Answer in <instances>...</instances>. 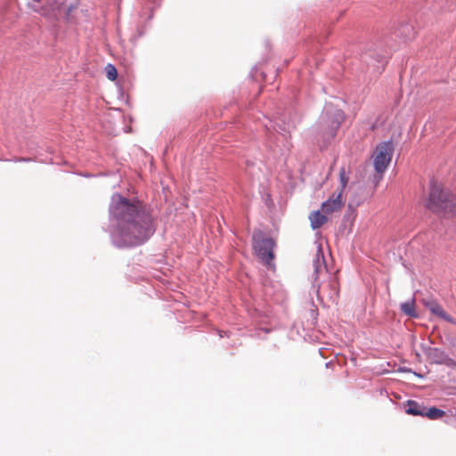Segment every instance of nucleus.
Returning <instances> with one entry per match:
<instances>
[{
    "label": "nucleus",
    "mask_w": 456,
    "mask_h": 456,
    "mask_svg": "<svg viewBox=\"0 0 456 456\" xmlns=\"http://www.w3.org/2000/svg\"><path fill=\"white\" fill-rule=\"evenodd\" d=\"M343 206L344 201L341 191H335L322 204V211L329 215L340 211Z\"/></svg>",
    "instance_id": "nucleus-7"
},
{
    "label": "nucleus",
    "mask_w": 456,
    "mask_h": 456,
    "mask_svg": "<svg viewBox=\"0 0 456 456\" xmlns=\"http://www.w3.org/2000/svg\"><path fill=\"white\" fill-rule=\"evenodd\" d=\"M151 216L135 197L116 195V242L133 247L144 243L153 234Z\"/></svg>",
    "instance_id": "nucleus-1"
},
{
    "label": "nucleus",
    "mask_w": 456,
    "mask_h": 456,
    "mask_svg": "<svg viewBox=\"0 0 456 456\" xmlns=\"http://www.w3.org/2000/svg\"><path fill=\"white\" fill-rule=\"evenodd\" d=\"M407 406H408V408L406 410V412L408 414L424 417V415H425L424 412L426 411V407L423 406L422 404H419L416 401L409 400L407 402Z\"/></svg>",
    "instance_id": "nucleus-10"
},
{
    "label": "nucleus",
    "mask_w": 456,
    "mask_h": 456,
    "mask_svg": "<svg viewBox=\"0 0 456 456\" xmlns=\"http://www.w3.org/2000/svg\"><path fill=\"white\" fill-rule=\"evenodd\" d=\"M20 160L27 161L28 159H24V158H21Z\"/></svg>",
    "instance_id": "nucleus-17"
},
{
    "label": "nucleus",
    "mask_w": 456,
    "mask_h": 456,
    "mask_svg": "<svg viewBox=\"0 0 456 456\" xmlns=\"http://www.w3.org/2000/svg\"><path fill=\"white\" fill-rule=\"evenodd\" d=\"M401 310L403 314L410 317L416 318L418 316L415 311V299L412 298L410 301L401 304Z\"/></svg>",
    "instance_id": "nucleus-11"
},
{
    "label": "nucleus",
    "mask_w": 456,
    "mask_h": 456,
    "mask_svg": "<svg viewBox=\"0 0 456 456\" xmlns=\"http://www.w3.org/2000/svg\"><path fill=\"white\" fill-rule=\"evenodd\" d=\"M423 305L436 316L456 325V320L449 315L436 300H423Z\"/></svg>",
    "instance_id": "nucleus-8"
},
{
    "label": "nucleus",
    "mask_w": 456,
    "mask_h": 456,
    "mask_svg": "<svg viewBox=\"0 0 456 456\" xmlns=\"http://www.w3.org/2000/svg\"><path fill=\"white\" fill-rule=\"evenodd\" d=\"M338 127H339V121L332 122V131L330 133V135L331 137L335 136L336 131L338 130Z\"/></svg>",
    "instance_id": "nucleus-15"
},
{
    "label": "nucleus",
    "mask_w": 456,
    "mask_h": 456,
    "mask_svg": "<svg viewBox=\"0 0 456 456\" xmlns=\"http://www.w3.org/2000/svg\"><path fill=\"white\" fill-rule=\"evenodd\" d=\"M107 77L110 81H114V66L112 64H108L106 67Z\"/></svg>",
    "instance_id": "nucleus-14"
},
{
    "label": "nucleus",
    "mask_w": 456,
    "mask_h": 456,
    "mask_svg": "<svg viewBox=\"0 0 456 456\" xmlns=\"http://www.w3.org/2000/svg\"><path fill=\"white\" fill-rule=\"evenodd\" d=\"M428 358L431 363L445 365L447 367L456 369V361L440 348H430L428 353Z\"/></svg>",
    "instance_id": "nucleus-6"
},
{
    "label": "nucleus",
    "mask_w": 456,
    "mask_h": 456,
    "mask_svg": "<svg viewBox=\"0 0 456 456\" xmlns=\"http://www.w3.org/2000/svg\"><path fill=\"white\" fill-rule=\"evenodd\" d=\"M453 346V348L455 349V354H456V343H455V344H453V346Z\"/></svg>",
    "instance_id": "nucleus-16"
},
{
    "label": "nucleus",
    "mask_w": 456,
    "mask_h": 456,
    "mask_svg": "<svg viewBox=\"0 0 456 456\" xmlns=\"http://www.w3.org/2000/svg\"><path fill=\"white\" fill-rule=\"evenodd\" d=\"M349 181V177L346 172V169L342 167L339 171V182H340V188L338 191H341L343 193L345 188L346 187Z\"/></svg>",
    "instance_id": "nucleus-13"
},
{
    "label": "nucleus",
    "mask_w": 456,
    "mask_h": 456,
    "mask_svg": "<svg viewBox=\"0 0 456 456\" xmlns=\"http://www.w3.org/2000/svg\"><path fill=\"white\" fill-rule=\"evenodd\" d=\"M393 152L394 148L391 142H383L378 144L373 151V165L379 180L382 179L383 174L392 160Z\"/></svg>",
    "instance_id": "nucleus-4"
},
{
    "label": "nucleus",
    "mask_w": 456,
    "mask_h": 456,
    "mask_svg": "<svg viewBox=\"0 0 456 456\" xmlns=\"http://www.w3.org/2000/svg\"><path fill=\"white\" fill-rule=\"evenodd\" d=\"M309 220L313 229H318L328 222L327 216L320 210L312 212L309 215Z\"/></svg>",
    "instance_id": "nucleus-9"
},
{
    "label": "nucleus",
    "mask_w": 456,
    "mask_h": 456,
    "mask_svg": "<svg viewBox=\"0 0 456 456\" xmlns=\"http://www.w3.org/2000/svg\"><path fill=\"white\" fill-rule=\"evenodd\" d=\"M253 249L259 259L266 265H270L274 258L273 248L275 241L266 237L262 231L256 230L252 235Z\"/></svg>",
    "instance_id": "nucleus-3"
},
{
    "label": "nucleus",
    "mask_w": 456,
    "mask_h": 456,
    "mask_svg": "<svg viewBox=\"0 0 456 456\" xmlns=\"http://www.w3.org/2000/svg\"><path fill=\"white\" fill-rule=\"evenodd\" d=\"M424 417H428L430 419H438L443 418L445 415V412L438 408L431 407L427 408L426 411L424 412Z\"/></svg>",
    "instance_id": "nucleus-12"
},
{
    "label": "nucleus",
    "mask_w": 456,
    "mask_h": 456,
    "mask_svg": "<svg viewBox=\"0 0 456 456\" xmlns=\"http://www.w3.org/2000/svg\"><path fill=\"white\" fill-rule=\"evenodd\" d=\"M339 283L336 276L332 277L328 282L323 283L317 290L318 297L321 301L326 303H335L338 298Z\"/></svg>",
    "instance_id": "nucleus-5"
},
{
    "label": "nucleus",
    "mask_w": 456,
    "mask_h": 456,
    "mask_svg": "<svg viewBox=\"0 0 456 456\" xmlns=\"http://www.w3.org/2000/svg\"><path fill=\"white\" fill-rule=\"evenodd\" d=\"M427 207L433 212L452 216L456 212V198L441 184L432 182Z\"/></svg>",
    "instance_id": "nucleus-2"
}]
</instances>
